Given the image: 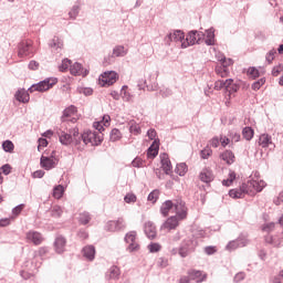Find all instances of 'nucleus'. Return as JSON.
I'll return each mask as SVG.
<instances>
[{
	"mask_svg": "<svg viewBox=\"0 0 283 283\" xmlns=\"http://www.w3.org/2000/svg\"><path fill=\"white\" fill-rule=\"evenodd\" d=\"M266 187V182L264 180H249L245 184H242L240 188H235L229 191L230 198H244L245 195L248 196H255V193L262 191Z\"/></svg>",
	"mask_w": 283,
	"mask_h": 283,
	"instance_id": "1",
	"label": "nucleus"
},
{
	"mask_svg": "<svg viewBox=\"0 0 283 283\" xmlns=\"http://www.w3.org/2000/svg\"><path fill=\"white\" fill-rule=\"evenodd\" d=\"M203 41H205V33L202 31H190L187 34L186 40L181 42V48L185 50L189 48V45H196V43L200 45V43H202Z\"/></svg>",
	"mask_w": 283,
	"mask_h": 283,
	"instance_id": "2",
	"label": "nucleus"
},
{
	"mask_svg": "<svg viewBox=\"0 0 283 283\" xmlns=\"http://www.w3.org/2000/svg\"><path fill=\"white\" fill-rule=\"evenodd\" d=\"M84 145H92L98 147L103 143V136L97 132L86 130L81 135Z\"/></svg>",
	"mask_w": 283,
	"mask_h": 283,
	"instance_id": "3",
	"label": "nucleus"
},
{
	"mask_svg": "<svg viewBox=\"0 0 283 283\" xmlns=\"http://www.w3.org/2000/svg\"><path fill=\"white\" fill-rule=\"evenodd\" d=\"M59 83V80L56 77H48L44 81H41L36 84H33L29 92H48V90H51V87H54Z\"/></svg>",
	"mask_w": 283,
	"mask_h": 283,
	"instance_id": "4",
	"label": "nucleus"
},
{
	"mask_svg": "<svg viewBox=\"0 0 283 283\" xmlns=\"http://www.w3.org/2000/svg\"><path fill=\"white\" fill-rule=\"evenodd\" d=\"M197 247H198V241H196L195 239H188L182 242L179 249V255L181 258H187L189 253H193V251H196Z\"/></svg>",
	"mask_w": 283,
	"mask_h": 283,
	"instance_id": "5",
	"label": "nucleus"
},
{
	"mask_svg": "<svg viewBox=\"0 0 283 283\" xmlns=\"http://www.w3.org/2000/svg\"><path fill=\"white\" fill-rule=\"evenodd\" d=\"M56 165H59V159L54 157V151L50 157L42 155L40 158V167H42V169H45V171H50L51 169H54Z\"/></svg>",
	"mask_w": 283,
	"mask_h": 283,
	"instance_id": "6",
	"label": "nucleus"
},
{
	"mask_svg": "<svg viewBox=\"0 0 283 283\" xmlns=\"http://www.w3.org/2000/svg\"><path fill=\"white\" fill-rule=\"evenodd\" d=\"M172 213H176L179 220H185L187 218V206H185V201L182 199H176L172 201Z\"/></svg>",
	"mask_w": 283,
	"mask_h": 283,
	"instance_id": "7",
	"label": "nucleus"
},
{
	"mask_svg": "<svg viewBox=\"0 0 283 283\" xmlns=\"http://www.w3.org/2000/svg\"><path fill=\"white\" fill-rule=\"evenodd\" d=\"M117 76L118 74L114 71L105 72L99 77V85H102V87H109L111 85H114V83H116Z\"/></svg>",
	"mask_w": 283,
	"mask_h": 283,
	"instance_id": "8",
	"label": "nucleus"
},
{
	"mask_svg": "<svg viewBox=\"0 0 283 283\" xmlns=\"http://www.w3.org/2000/svg\"><path fill=\"white\" fill-rule=\"evenodd\" d=\"M32 54V42L27 41V42H21L18 45V56L20 59H24V56H30Z\"/></svg>",
	"mask_w": 283,
	"mask_h": 283,
	"instance_id": "9",
	"label": "nucleus"
},
{
	"mask_svg": "<svg viewBox=\"0 0 283 283\" xmlns=\"http://www.w3.org/2000/svg\"><path fill=\"white\" fill-rule=\"evenodd\" d=\"M25 238L28 242H31L35 247H39L43 242V234L33 230L27 232Z\"/></svg>",
	"mask_w": 283,
	"mask_h": 283,
	"instance_id": "10",
	"label": "nucleus"
},
{
	"mask_svg": "<svg viewBox=\"0 0 283 283\" xmlns=\"http://www.w3.org/2000/svg\"><path fill=\"white\" fill-rule=\"evenodd\" d=\"M105 279L107 282H117V280H120V268L116 265L111 266L105 274Z\"/></svg>",
	"mask_w": 283,
	"mask_h": 283,
	"instance_id": "11",
	"label": "nucleus"
},
{
	"mask_svg": "<svg viewBox=\"0 0 283 283\" xmlns=\"http://www.w3.org/2000/svg\"><path fill=\"white\" fill-rule=\"evenodd\" d=\"M247 244H249V240H247L244 238H238L233 241H230L227 244V250L228 251H235V249H242V247H247Z\"/></svg>",
	"mask_w": 283,
	"mask_h": 283,
	"instance_id": "12",
	"label": "nucleus"
},
{
	"mask_svg": "<svg viewBox=\"0 0 283 283\" xmlns=\"http://www.w3.org/2000/svg\"><path fill=\"white\" fill-rule=\"evenodd\" d=\"M159 158H160L161 168L164 169L165 174L167 176L171 175V170L174 169V167L171 166V160H169V155L164 153L159 156Z\"/></svg>",
	"mask_w": 283,
	"mask_h": 283,
	"instance_id": "13",
	"label": "nucleus"
},
{
	"mask_svg": "<svg viewBox=\"0 0 283 283\" xmlns=\"http://www.w3.org/2000/svg\"><path fill=\"white\" fill-rule=\"evenodd\" d=\"M166 39L168 41H174L175 43H180V45H182V43H185V32H182L181 30H175L171 31Z\"/></svg>",
	"mask_w": 283,
	"mask_h": 283,
	"instance_id": "14",
	"label": "nucleus"
},
{
	"mask_svg": "<svg viewBox=\"0 0 283 283\" xmlns=\"http://www.w3.org/2000/svg\"><path fill=\"white\" fill-rule=\"evenodd\" d=\"M70 73L73 76H87L90 71L83 69V65L78 62H75L73 65L70 66Z\"/></svg>",
	"mask_w": 283,
	"mask_h": 283,
	"instance_id": "15",
	"label": "nucleus"
},
{
	"mask_svg": "<svg viewBox=\"0 0 283 283\" xmlns=\"http://www.w3.org/2000/svg\"><path fill=\"white\" fill-rule=\"evenodd\" d=\"M188 275L190 280H197L198 283L205 282V280H207V273L200 270H189Z\"/></svg>",
	"mask_w": 283,
	"mask_h": 283,
	"instance_id": "16",
	"label": "nucleus"
},
{
	"mask_svg": "<svg viewBox=\"0 0 283 283\" xmlns=\"http://www.w3.org/2000/svg\"><path fill=\"white\" fill-rule=\"evenodd\" d=\"M144 231L147 238H149V240H154V238H156L157 232H156V226H154V222L147 221L144 224Z\"/></svg>",
	"mask_w": 283,
	"mask_h": 283,
	"instance_id": "17",
	"label": "nucleus"
},
{
	"mask_svg": "<svg viewBox=\"0 0 283 283\" xmlns=\"http://www.w3.org/2000/svg\"><path fill=\"white\" fill-rule=\"evenodd\" d=\"M83 256L88 260V262L94 261V258H96V248L94 245H86L82 250Z\"/></svg>",
	"mask_w": 283,
	"mask_h": 283,
	"instance_id": "18",
	"label": "nucleus"
},
{
	"mask_svg": "<svg viewBox=\"0 0 283 283\" xmlns=\"http://www.w3.org/2000/svg\"><path fill=\"white\" fill-rule=\"evenodd\" d=\"M199 178L201 180V182H212L213 180V171H211V169L209 168H203L199 175Z\"/></svg>",
	"mask_w": 283,
	"mask_h": 283,
	"instance_id": "19",
	"label": "nucleus"
},
{
	"mask_svg": "<svg viewBox=\"0 0 283 283\" xmlns=\"http://www.w3.org/2000/svg\"><path fill=\"white\" fill-rule=\"evenodd\" d=\"M67 241L63 237H56L54 242L55 253H63L65 251V245Z\"/></svg>",
	"mask_w": 283,
	"mask_h": 283,
	"instance_id": "20",
	"label": "nucleus"
},
{
	"mask_svg": "<svg viewBox=\"0 0 283 283\" xmlns=\"http://www.w3.org/2000/svg\"><path fill=\"white\" fill-rule=\"evenodd\" d=\"M231 83H233V78H228L226 81L218 80L214 83V90H217V92H220V90H229V87H231Z\"/></svg>",
	"mask_w": 283,
	"mask_h": 283,
	"instance_id": "21",
	"label": "nucleus"
},
{
	"mask_svg": "<svg viewBox=\"0 0 283 283\" xmlns=\"http://www.w3.org/2000/svg\"><path fill=\"white\" fill-rule=\"evenodd\" d=\"M259 145L260 147H262L263 149H266V147H269L270 145H273V139L271 138V135L269 134H262L259 137Z\"/></svg>",
	"mask_w": 283,
	"mask_h": 283,
	"instance_id": "22",
	"label": "nucleus"
},
{
	"mask_svg": "<svg viewBox=\"0 0 283 283\" xmlns=\"http://www.w3.org/2000/svg\"><path fill=\"white\" fill-rule=\"evenodd\" d=\"M206 45H214L216 44V30L208 29L206 30V38L203 39Z\"/></svg>",
	"mask_w": 283,
	"mask_h": 283,
	"instance_id": "23",
	"label": "nucleus"
},
{
	"mask_svg": "<svg viewBox=\"0 0 283 283\" xmlns=\"http://www.w3.org/2000/svg\"><path fill=\"white\" fill-rule=\"evenodd\" d=\"M59 138L62 145H72V143H74V138L72 137V134H67L63 130L59 133Z\"/></svg>",
	"mask_w": 283,
	"mask_h": 283,
	"instance_id": "24",
	"label": "nucleus"
},
{
	"mask_svg": "<svg viewBox=\"0 0 283 283\" xmlns=\"http://www.w3.org/2000/svg\"><path fill=\"white\" fill-rule=\"evenodd\" d=\"M220 158L227 163V165H233L235 163V155L231 150H226L220 155Z\"/></svg>",
	"mask_w": 283,
	"mask_h": 283,
	"instance_id": "25",
	"label": "nucleus"
},
{
	"mask_svg": "<svg viewBox=\"0 0 283 283\" xmlns=\"http://www.w3.org/2000/svg\"><path fill=\"white\" fill-rule=\"evenodd\" d=\"M178 227V217L172 216L166 220V222L163 224V229H168L171 231V229H176Z\"/></svg>",
	"mask_w": 283,
	"mask_h": 283,
	"instance_id": "26",
	"label": "nucleus"
},
{
	"mask_svg": "<svg viewBox=\"0 0 283 283\" xmlns=\"http://www.w3.org/2000/svg\"><path fill=\"white\" fill-rule=\"evenodd\" d=\"M169 211L174 213V201L167 200L161 205L160 212L163 216H169Z\"/></svg>",
	"mask_w": 283,
	"mask_h": 283,
	"instance_id": "27",
	"label": "nucleus"
},
{
	"mask_svg": "<svg viewBox=\"0 0 283 283\" xmlns=\"http://www.w3.org/2000/svg\"><path fill=\"white\" fill-rule=\"evenodd\" d=\"M15 98L19 103H30V94H28L25 90H19L15 93Z\"/></svg>",
	"mask_w": 283,
	"mask_h": 283,
	"instance_id": "28",
	"label": "nucleus"
},
{
	"mask_svg": "<svg viewBox=\"0 0 283 283\" xmlns=\"http://www.w3.org/2000/svg\"><path fill=\"white\" fill-rule=\"evenodd\" d=\"M159 145L158 142H154L153 145L148 148L147 156L148 158H156L158 156Z\"/></svg>",
	"mask_w": 283,
	"mask_h": 283,
	"instance_id": "29",
	"label": "nucleus"
},
{
	"mask_svg": "<svg viewBox=\"0 0 283 283\" xmlns=\"http://www.w3.org/2000/svg\"><path fill=\"white\" fill-rule=\"evenodd\" d=\"M129 87L127 85L122 86L120 90V96L123 98V101H125L126 103H129V101H132V98H134V95H132V93H129Z\"/></svg>",
	"mask_w": 283,
	"mask_h": 283,
	"instance_id": "30",
	"label": "nucleus"
},
{
	"mask_svg": "<svg viewBox=\"0 0 283 283\" xmlns=\"http://www.w3.org/2000/svg\"><path fill=\"white\" fill-rule=\"evenodd\" d=\"M50 48H52V50H55L56 52H59V50L63 49V41L56 36H54L50 43Z\"/></svg>",
	"mask_w": 283,
	"mask_h": 283,
	"instance_id": "31",
	"label": "nucleus"
},
{
	"mask_svg": "<svg viewBox=\"0 0 283 283\" xmlns=\"http://www.w3.org/2000/svg\"><path fill=\"white\" fill-rule=\"evenodd\" d=\"M120 138H123V134L120 133V130L117 128H113L109 134V139L112 140V143H116L120 140Z\"/></svg>",
	"mask_w": 283,
	"mask_h": 283,
	"instance_id": "32",
	"label": "nucleus"
},
{
	"mask_svg": "<svg viewBox=\"0 0 283 283\" xmlns=\"http://www.w3.org/2000/svg\"><path fill=\"white\" fill-rule=\"evenodd\" d=\"M74 114H76V106L71 105L64 109L62 120H65V118H70V116H74Z\"/></svg>",
	"mask_w": 283,
	"mask_h": 283,
	"instance_id": "33",
	"label": "nucleus"
},
{
	"mask_svg": "<svg viewBox=\"0 0 283 283\" xmlns=\"http://www.w3.org/2000/svg\"><path fill=\"white\" fill-rule=\"evenodd\" d=\"M78 12H81V6H73L69 12V19H71L72 21L76 20V17H78Z\"/></svg>",
	"mask_w": 283,
	"mask_h": 283,
	"instance_id": "34",
	"label": "nucleus"
},
{
	"mask_svg": "<svg viewBox=\"0 0 283 283\" xmlns=\"http://www.w3.org/2000/svg\"><path fill=\"white\" fill-rule=\"evenodd\" d=\"M233 180H235V171L230 170L228 178L222 180L223 187H231Z\"/></svg>",
	"mask_w": 283,
	"mask_h": 283,
	"instance_id": "35",
	"label": "nucleus"
},
{
	"mask_svg": "<svg viewBox=\"0 0 283 283\" xmlns=\"http://www.w3.org/2000/svg\"><path fill=\"white\" fill-rule=\"evenodd\" d=\"M254 135V130L251 127H244L242 130V136L245 140H252Z\"/></svg>",
	"mask_w": 283,
	"mask_h": 283,
	"instance_id": "36",
	"label": "nucleus"
},
{
	"mask_svg": "<svg viewBox=\"0 0 283 283\" xmlns=\"http://www.w3.org/2000/svg\"><path fill=\"white\" fill-rule=\"evenodd\" d=\"M64 191L65 189L63 188V186H56L53 189V198H56V200H61V198H63Z\"/></svg>",
	"mask_w": 283,
	"mask_h": 283,
	"instance_id": "37",
	"label": "nucleus"
},
{
	"mask_svg": "<svg viewBox=\"0 0 283 283\" xmlns=\"http://www.w3.org/2000/svg\"><path fill=\"white\" fill-rule=\"evenodd\" d=\"M126 54H127V51L123 45H117L113 49V55L115 56H125Z\"/></svg>",
	"mask_w": 283,
	"mask_h": 283,
	"instance_id": "38",
	"label": "nucleus"
},
{
	"mask_svg": "<svg viewBox=\"0 0 283 283\" xmlns=\"http://www.w3.org/2000/svg\"><path fill=\"white\" fill-rule=\"evenodd\" d=\"M175 171H176V174H178V176H185V174H187V171H188L187 164H185V163L178 164L176 166Z\"/></svg>",
	"mask_w": 283,
	"mask_h": 283,
	"instance_id": "39",
	"label": "nucleus"
},
{
	"mask_svg": "<svg viewBox=\"0 0 283 283\" xmlns=\"http://www.w3.org/2000/svg\"><path fill=\"white\" fill-rule=\"evenodd\" d=\"M52 218H61L63 216V208L61 206H53L51 209Z\"/></svg>",
	"mask_w": 283,
	"mask_h": 283,
	"instance_id": "40",
	"label": "nucleus"
},
{
	"mask_svg": "<svg viewBox=\"0 0 283 283\" xmlns=\"http://www.w3.org/2000/svg\"><path fill=\"white\" fill-rule=\"evenodd\" d=\"M2 149L8 154H12L14 151V144L10 140H6L2 143Z\"/></svg>",
	"mask_w": 283,
	"mask_h": 283,
	"instance_id": "41",
	"label": "nucleus"
},
{
	"mask_svg": "<svg viewBox=\"0 0 283 283\" xmlns=\"http://www.w3.org/2000/svg\"><path fill=\"white\" fill-rule=\"evenodd\" d=\"M92 220V217H90V212H82L80 213L78 221L81 224H88Z\"/></svg>",
	"mask_w": 283,
	"mask_h": 283,
	"instance_id": "42",
	"label": "nucleus"
},
{
	"mask_svg": "<svg viewBox=\"0 0 283 283\" xmlns=\"http://www.w3.org/2000/svg\"><path fill=\"white\" fill-rule=\"evenodd\" d=\"M275 54H277V51L275 49H271L266 55H265V60L269 63V65H271V63H273V61H275Z\"/></svg>",
	"mask_w": 283,
	"mask_h": 283,
	"instance_id": "43",
	"label": "nucleus"
},
{
	"mask_svg": "<svg viewBox=\"0 0 283 283\" xmlns=\"http://www.w3.org/2000/svg\"><path fill=\"white\" fill-rule=\"evenodd\" d=\"M265 242L268 244H272L273 247H280L282 244V241L280 239H275L272 235L265 237Z\"/></svg>",
	"mask_w": 283,
	"mask_h": 283,
	"instance_id": "44",
	"label": "nucleus"
},
{
	"mask_svg": "<svg viewBox=\"0 0 283 283\" xmlns=\"http://www.w3.org/2000/svg\"><path fill=\"white\" fill-rule=\"evenodd\" d=\"M216 73L218 76H221V78H224L229 76V69H227V66H219L216 69Z\"/></svg>",
	"mask_w": 283,
	"mask_h": 283,
	"instance_id": "45",
	"label": "nucleus"
},
{
	"mask_svg": "<svg viewBox=\"0 0 283 283\" xmlns=\"http://www.w3.org/2000/svg\"><path fill=\"white\" fill-rule=\"evenodd\" d=\"M72 65V60L64 59L62 60L61 65H59L60 72H67V69Z\"/></svg>",
	"mask_w": 283,
	"mask_h": 283,
	"instance_id": "46",
	"label": "nucleus"
},
{
	"mask_svg": "<svg viewBox=\"0 0 283 283\" xmlns=\"http://www.w3.org/2000/svg\"><path fill=\"white\" fill-rule=\"evenodd\" d=\"M158 196H160V191L155 189L148 195V201L155 203L158 200Z\"/></svg>",
	"mask_w": 283,
	"mask_h": 283,
	"instance_id": "47",
	"label": "nucleus"
},
{
	"mask_svg": "<svg viewBox=\"0 0 283 283\" xmlns=\"http://www.w3.org/2000/svg\"><path fill=\"white\" fill-rule=\"evenodd\" d=\"M125 241L127 242V244L136 242V231L128 232L125 237Z\"/></svg>",
	"mask_w": 283,
	"mask_h": 283,
	"instance_id": "48",
	"label": "nucleus"
},
{
	"mask_svg": "<svg viewBox=\"0 0 283 283\" xmlns=\"http://www.w3.org/2000/svg\"><path fill=\"white\" fill-rule=\"evenodd\" d=\"M77 92H80V94H84V96H92V94H94V90H92V87H78Z\"/></svg>",
	"mask_w": 283,
	"mask_h": 283,
	"instance_id": "49",
	"label": "nucleus"
},
{
	"mask_svg": "<svg viewBox=\"0 0 283 283\" xmlns=\"http://www.w3.org/2000/svg\"><path fill=\"white\" fill-rule=\"evenodd\" d=\"M264 83H266V80H264V78L258 80L256 82H254L252 84V90L254 92H258V90H260V87H262V85H264Z\"/></svg>",
	"mask_w": 283,
	"mask_h": 283,
	"instance_id": "50",
	"label": "nucleus"
},
{
	"mask_svg": "<svg viewBox=\"0 0 283 283\" xmlns=\"http://www.w3.org/2000/svg\"><path fill=\"white\" fill-rule=\"evenodd\" d=\"M72 134H73V143H74V145H75V146H76V145H81L82 138L78 137V128H74L73 132H72Z\"/></svg>",
	"mask_w": 283,
	"mask_h": 283,
	"instance_id": "51",
	"label": "nucleus"
},
{
	"mask_svg": "<svg viewBox=\"0 0 283 283\" xmlns=\"http://www.w3.org/2000/svg\"><path fill=\"white\" fill-rule=\"evenodd\" d=\"M248 75L251 77V78H258L260 76V71H258V69L255 67H250L248 70Z\"/></svg>",
	"mask_w": 283,
	"mask_h": 283,
	"instance_id": "52",
	"label": "nucleus"
},
{
	"mask_svg": "<svg viewBox=\"0 0 283 283\" xmlns=\"http://www.w3.org/2000/svg\"><path fill=\"white\" fill-rule=\"evenodd\" d=\"M201 158L203 160H207V158H209V156H211L213 154V150H211V148L206 147L205 149L201 150Z\"/></svg>",
	"mask_w": 283,
	"mask_h": 283,
	"instance_id": "53",
	"label": "nucleus"
},
{
	"mask_svg": "<svg viewBox=\"0 0 283 283\" xmlns=\"http://www.w3.org/2000/svg\"><path fill=\"white\" fill-rule=\"evenodd\" d=\"M160 249H163V247H160L159 243H150L148 245V250L150 253H158V251H160Z\"/></svg>",
	"mask_w": 283,
	"mask_h": 283,
	"instance_id": "54",
	"label": "nucleus"
},
{
	"mask_svg": "<svg viewBox=\"0 0 283 283\" xmlns=\"http://www.w3.org/2000/svg\"><path fill=\"white\" fill-rule=\"evenodd\" d=\"M124 201H125L127 205H132V202H136V195H134V193H127V195L124 197Z\"/></svg>",
	"mask_w": 283,
	"mask_h": 283,
	"instance_id": "55",
	"label": "nucleus"
},
{
	"mask_svg": "<svg viewBox=\"0 0 283 283\" xmlns=\"http://www.w3.org/2000/svg\"><path fill=\"white\" fill-rule=\"evenodd\" d=\"M130 134H135V136H138L140 134V126L138 124H132L129 127Z\"/></svg>",
	"mask_w": 283,
	"mask_h": 283,
	"instance_id": "56",
	"label": "nucleus"
},
{
	"mask_svg": "<svg viewBox=\"0 0 283 283\" xmlns=\"http://www.w3.org/2000/svg\"><path fill=\"white\" fill-rule=\"evenodd\" d=\"M157 264L161 269H167V266H169V260H167L165 258H159L158 261H157Z\"/></svg>",
	"mask_w": 283,
	"mask_h": 283,
	"instance_id": "57",
	"label": "nucleus"
},
{
	"mask_svg": "<svg viewBox=\"0 0 283 283\" xmlns=\"http://www.w3.org/2000/svg\"><path fill=\"white\" fill-rule=\"evenodd\" d=\"M115 224L117 227V231L125 229V219L118 218L117 220H115Z\"/></svg>",
	"mask_w": 283,
	"mask_h": 283,
	"instance_id": "58",
	"label": "nucleus"
},
{
	"mask_svg": "<svg viewBox=\"0 0 283 283\" xmlns=\"http://www.w3.org/2000/svg\"><path fill=\"white\" fill-rule=\"evenodd\" d=\"M159 94L160 96H163V98H167L171 96L172 92H171V88L164 87L160 90Z\"/></svg>",
	"mask_w": 283,
	"mask_h": 283,
	"instance_id": "59",
	"label": "nucleus"
},
{
	"mask_svg": "<svg viewBox=\"0 0 283 283\" xmlns=\"http://www.w3.org/2000/svg\"><path fill=\"white\" fill-rule=\"evenodd\" d=\"M139 249H140V245H138V243H136V242H133V243H129L127 251H129V253H134V252L138 251Z\"/></svg>",
	"mask_w": 283,
	"mask_h": 283,
	"instance_id": "60",
	"label": "nucleus"
},
{
	"mask_svg": "<svg viewBox=\"0 0 283 283\" xmlns=\"http://www.w3.org/2000/svg\"><path fill=\"white\" fill-rule=\"evenodd\" d=\"M217 251H218V249H216V247H213V245H208L205 248L206 255H213V253H216Z\"/></svg>",
	"mask_w": 283,
	"mask_h": 283,
	"instance_id": "61",
	"label": "nucleus"
},
{
	"mask_svg": "<svg viewBox=\"0 0 283 283\" xmlns=\"http://www.w3.org/2000/svg\"><path fill=\"white\" fill-rule=\"evenodd\" d=\"M145 161H143V159L140 157H136L133 161H132V165L133 167H136V168H140L143 167Z\"/></svg>",
	"mask_w": 283,
	"mask_h": 283,
	"instance_id": "62",
	"label": "nucleus"
},
{
	"mask_svg": "<svg viewBox=\"0 0 283 283\" xmlns=\"http://www.w3.org/2000/svg\"><path fill=\"white\" fill-rule=\"evenodd\" d=\"M107 231H118L116 227V221H108L106 224Z\"/></svg>",
	"mask_w": 283,
	"mask_h": 283,
	"instance_id": "63",
	"label": "nucleus"
},
{
	"mask_svg": "<svg viewBox=\"0 0 283 283\" xmlns=\"http://www.w3.org/2000/svg\"><path fill=\"white\" fill-rule=\"evenodd\" d=\"M283 71V65L279 64L273 67L272 75L277 76Z\"/></svg>",
	"mask_w": 283,
	"mask_h": 283,
	"instance_id": "64",
	"label": "nucleus"
}]
</instances>
